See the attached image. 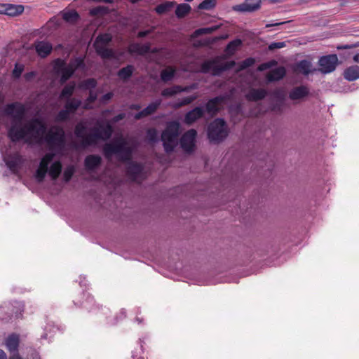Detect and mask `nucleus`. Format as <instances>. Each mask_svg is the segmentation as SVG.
Listing matches in <instances>:
<instances>
[{
  "instance_id": "0eeeda50",
  "label": "nucleus",
  "mask_w": 359,
  "mask_h": 359,
  "mask_svg": "<svg viewBox=\"0 0 359 359\" xmlns=\"http://www.w3.org/2000/svg\"><path fill=\"white\" fill-rule=\"evenodd\" d=\"M4 112L12 118L9 128H20L22 126V121L25 114V108L22 104L18 102L8 104L6 106Z\"/></svg>"
},
{
  "instance_id": "1a4fd4ad",
  "label": "nucleus",
  "mask_w": 359,
  "mask_h": 359,
  "mask_svg": "<svg viewBox=\"0 0 359 359\" xmlns=\"http://www.w3.org/2000/svg\"><path fill=\"white\" fill-rule=\"evenodd\" d=\"M196 135L197 132L195 129H190L182 135L180 143L184 152L191 154L194 151Z\"/></svg>"
},
{
  "instance_id": "2f4dec72",
  "label": "nucleus",
  "mask_w": 359,
  "mask_h": 359,
  "mask_svg": "<svg viewBox=\"0 0 359 359\" xmlns=\"http://www.w3.org/2000/svg\"><path fill=\"white\" fill-rule=\"evenodd\" d=\"M191 8L188 4H179L175 10V15L178 18H184L191 11Z\"/></svg>"
},
{
  "instance_id": "4d7b16f0",
  "label": "nucleus",
  "mask_w": 359,
  "mask_h": 359,
  "mask_svg": "<svg viewBox=\"0 0 359 359\" xmlns=\"http://www.w3.org/2000/svg\"><path fill=\"white\" fill-rule=\"evenodd\" d=\"M359 46L358 43H352V44H346V45H341L338 46L337 49L338 50H343V49H351Z\"/></svg>"
},
{
  "instance_id": "a878e982",
  "label": "nucleus",
  "mask_w": 359,
  "mask_h": 359,
  "mask_svg": "<svg viewBox=\"0 0 359 359\" xmlns=\"http://www.w3.org/2000/svg\"><path fill=\"white\" fill-rule=\"evenodd\" d=\"M134 67L131 65H128L126 67H124L118 70L117 72V76L119 79L123 81H127L129 79L133 74Z\"/></svg>"
},
{
  "instance_id": "2eb2a0df",
  "label": "nucleus",
  "mask_w": 359,
  "mask_h": 359,
  "mask_svg": "<svg viewBox=\"0 0 359 359\" xmlns=\"http://www.w3.org/2000/svg\"><path fill=\"white\" fill-rule=\"evenodd\" d=\"M204 115V110L201 107H196L188 111L184 116V123L191 125Z\"/></svg>"
},
{
  "instance_id": "58836bf2",
  "label": "nucleus",
  "mask_w": 359,
  "mask_h": 359,
  "mask_svg": "<svg viewBox=\"0 0 359 359\" xmlns=\"http://www.w3.org/2000/svg\"><path fill=\"white\" fill-rule=\"evenodd\" d=\"M178 88V85H175L170 88H166L161 91V95L164 97H171L179 93Z\"/></svg>"
},
{
  "instance_id": "13d9d810",
  "label": "nucleus",
  "mask_w": 359,
  "mask_h": 359,
  "mask_svg": "<svg viewBox=\"0 0 359 359\" xmlns=\"http://www.w3.org/2000/svg\"><path fill=\"white\" fill-rule=\"evenodd\" d=\"M114 96V93L112 92H109L106 94H104L102 97H101V102H106L107 101L111 100Z\"/></svg>"
},
{
  "instance_id": "9d476101",
  "label": "nucleus",
  "mask_w": 359,
  "mask_h": 359,
  "mask_svg": "<svg viewBox=\"0 0 359 359\" xmlns=\"http://www.w3.org/2000/svg\"><path fill=\"white\" fill-rule=\"evenodd\" d=\"M338 64V57L335 54L322 56L318 60L320 71L323 74H329L335 70Z\"/></svg>"
},
{
  "instance_id": "774afa93",
  "label": "nucleus",
  "mask_w": 359,
  "mask_h": 359,
  "mask_svg": "<svg viewBox=\"0 0 359 359\" xmlns=\"http://www.w3.org/2000/svg\"><path fill=\"white\" fill-rule=\"evenodd\" d=\"M0 359H7L6 353L0 349Z\"/></svg>"
},
{
  "instance_id": "864d4df0",
  "label": "nucleus",
  "mask_w": 359,
  "mask_h": 359,
  "mask_svg": "<svg viewBox=\"0 0 359 359\" xmlns=\"http://www.w3.org/2000/svg\"><path fill=\"white\" fill-rule=\"evenodd\" d=\"M111 40V38L106 34V35H100L98 36L96 39V43H101V45L106 46L107 43H109Z\"/></svg>"
},
{
  "instance_id": "c03bdc74",
  "label": "nucleus",
  "mask_w": 359,
  "mask_h": 359,
  "mask_svg": "<svg viewBox=\"0 0 359 359\" xmlns=\"http://www.w3.org/2000/svg\"><path fill=\"white\" fill-rule=\"evenodd\" d=\"M135 51L140 55H144L150 52L151 46L149 43L142 45L136 44L134 47Z\"/></svg>"
},
{
  "instance_id": "72a5a7b5",
  "label": "nucleus",
  "mask_w": 359,
  "mask_h": 359,
  "mask_svg": "<svg viewBox=\"0 0 359 359\" xmlns=\"http://www.w3.org/2000/svg\"><path fill=\"white\" fill-rule=\"evenodd\" d=\"M161 100L158 99L155 100L154 102H151L149 104V105L145 107L143 110L144 112L146 114L147 116L153 114L156 112V111L158 109V108L161 104Z\"/></svg>"
},
{
  "instance_id": "0e129e2a",
  "label": "nucleus",
  "mask_w": 359,
  "mask_h": 359,
  "mask_svg": "<svg viewBox=\"0 0 359 359\" xmlns=\"http://www.w3.org/2000/svg\"><path fill=\"white\" fill-rule=\"evenodd\" d=\"M149 33V31H141L138 32L137 36L140 38H143L147 36Z\"/></svg>"
},
{
  "instance_id": "ddd939ff",
  "label": "nucleus",
  "mask_w": 359,
  "mask_h": 359,
  "mask_svg": "<svg viewBox=\"0 0 359 359\" xmlns=\"http://www.w3.org/2000/svg\"><path fill=\"white\" fill-rule=\"evenodd\" d=\"M261 0H246L244 3L236 5L233 10L239 12H253L260 7Z\"/></svg>"
},
{
  "instance_id": "6e6d98bb",
  "label": "nucleus",
  "mask_w": 359,
  "mask_h": 359,
  "mask_svg": "<svg viewBox=\"0 0 359 359\" xmlns=\"http://www.w3.org/2000/svg\"><path fill=\"white\" fill-rule=\"evenodd\" d=\"M97 82L94 79H88L85 81V86L88 88H93L96 86Z\"/></svg>"
},
{
  "instance_id": "a18cd8bd",
  "label": "nucleus",
  "mask_w": 359,
  "mask_h": 359,
  "mask_svg": "<svg viewBox=\"0 0 359 359\" xmlns=\"http://www.w3.org/2000/svg\"><path fill=\"white\" fill-rule=\"evenodd\" d=\"M197 95H191L182 98L179 102L176 103L175 107L177 108L182 107L185 105H188L196 100Z\"/></svg>"
},
{
  "instance_id": "20e7f679",
  "label": "nucleus",
  "mask_w": 359,
  "mask_h": 359,
  "mask_svg": "<svg viewBox=\"0 0 359 359\" xmlns=\"http://www.w3.org/2000/svg\"><path fill=\"white\" fill-rule=\"evenodd\" d=\"M180 135V123L177 121H168L161 133V141L165 153L171 154L177 147Z\"/></svg>"
},
{
  "instance_id": "423d86ee",
  "label": "nucleus",
  "mask_w": 359,
  "mask_h": 359,
  "mask_svg": "<svg viewBox=\"0 0 359 359\" xmlns=\"http://www.w3.org/2000/svg\"><path fill=\"white\" fill-rule=\"evenodd\" d=\"M228 135V130L224 119L217 118L208 127V137L211 142L219 143Z\"/></svg>"
},
{
  "instance_id": "cd10ccee",
  "label": "nucleus",
  "mask_w": 359,
  "mask_h": 359,
  "mask_svg": "<svg viewBox=\"0 0 359 359\" xmlns=\"http://www.w3.org/2000/svg\"><path fill=\"white\" fill-rule=\"evenodd\" d=\"M74 73V68H72L68 65L65 66V63L62 62L60 83H65L69 78L72 77Z\"/></svg>"
},
{
  "instance_id": "7c9ffc66",
  "label": "nucleus",
  "mask_w": 359,
  "mask_h": 359,
  "mask_svg": "<svg viewBox=\"0 0 359 359\" xmlns=\"http://www.w3.org/2000/svg\"><path fill=\"white\" fill-rule=\"evenodd\" d=\"M175 75V69L172 67H168L163 69L161 72V79L164 83L172 81Z\"/></svg>"
},
{
  "instance_id": "dca6fc26",
  "label": "nucleus",
  "mask_w": 359,
  "mask_h": 359,
  "mask_svg": "<svg viewBox=\"0 0 359 359\" xmlns=\"http://www.w3.org/2000/svg\"><path fill=\"white\" fill-rule=\"evenodd\" d=\"M102 161V158L99 155L90 154L86 157L84 165L86 170L93 171L101 165Z\"/></svg>"
},
{
  "instance_id": "f3484780",
  "label": "nucleus",
  "mask_w": 359,
  "mask_h": 359,
  "mask_svg": "<svg viewBox=\"0 0 359 359\" xmlns=\"http://www.w3.org/2000/svg\"><path fill=\"white\" fill-rule=\"evenodd\" d=\"M286 74V69L284 67H278L271 70L266 75L268 82L278 81L282 79Z\"/></svg>"
},
{
  "instance_id": "680f3d73",
  "label": "nucleus",
  "mask_w": 359,
  "mask_h": 359,
  "mask_svg": "<svg viewBox=\"0 0 359 359\" xmlns=\"http://www.w3.org/2000/svg\"><path fill=\"white\" fill-rule=\"evenodd\" d=\"M146 116H147V115L144 112V110H142L141 111L135 114L134 118L135 120H140V119L142 118L143 117H146Z\"/></svg>"
},
{
  "instance_id": "f03ea898",
  "label": "nucleus",
  "mask_w": 359,
  "mask_h": 359,
  "mask_svg": "<svg viewBox=\"0 0 359 359\" xmlns=\"http://www.w3.org/2000/svg\"><path fill=\"white\" fill-rule=\"evenodd\" d=\"M46 123L39 118H35L22 126L20 128H8V137L13 142H17L27 138L29 140L40 142L46 133Z\"/></svg>"
},
{
  "instance_id": "de8ad7c7",
  "label": "nucleus",
  "mask_w": 359,
  "mask_h": 359,
  "mask_svg": "<svg viewBox=\"0 0 359 359\" xmlns=\"http://www.w3.org/2000/svg\"><path fill=\"white\" fill-rule=\"evenodd\" d=\"M217 29V27L212 26L210 27H203L199 28L195 30L194 34L195 36H201L203 34H209L215 32Z\"/></svg>"
},
{
  "instance_id": "bf43d9fd",
  "label": "nucleus",
  "mask_w": 359,
  "mask_h": 359,
  "mask_svg": "<svg viewBox=\"0 0 359 359\" xmlns=\"http://www.w3.org/2000/svg\"><path fill=\"white\" fill-rule=\"evenodd\" d=\"M97 100V94L95 93L93 91H90L89 93V95L87 98V100L90 102V103H93L94 102L95 100Z\"/></svg>"
},
{
  "instance_id": "aec40b11",
  "label": "nucleus",
  "mask_w": 359,
  "mask_h": 359,
  "mask_svg": "<svg viewBox=\"0 0 359 359\" xmlns=\"http://www.w3.org/2000/svg\"><path fill=\"white\" fill-rule=\"evenodd\" d=\"M267 95V91L263 88H252L247 95V98L250 101H259L263 100Z\"/></svg>"
},
{
  "instance_id": "37998d69",
  "label": "nucleus",
  "mask_w": 359,
  "mask_h": 359,
  "mask_svg": "<svg viewBox=\"0 0 359 359\" xmlns=\"http://www.w3.org/2000/svg\"><path fill=\"white\" fill-rule=\"evenodd\" d=\"M255 63V60L253 57H248L239 64L237 72L245 70V69L252 67Z\"/></svg>"
},
{
  "instance_id": "b1692460",
  "label": "nucleus",
  "mask_w": 359,
  "mask_h": 359,
  "mask_svg": "<svg viewBox=\"0 0 359 359\" xmlns=\"http://www.w3.org/2000/svg\"><path fill=\"white\" fill-rule=\"evenodd\" d=\"M236 65V62L233 60L225 62L222 65H216L215 64L212 67V75L219 76L222 72L232 69Z\"/></svg>"
},
{
  "instance_id": "6e6552de",
  "label": "nucleus",
  "mask_w": 359,
  "mask_h": 359,
  "mask_svg": "<svg viewBox=\"0 0 359 359\" xmlns=\"http://www.w3.org/2000/svg\"><path fill=\"white\" fill-rule=\"evenodd\" d=\"M55 156V152L46 153L41 159L39 168L34 173V177L38 183L43 182L49 169L48 166Z\"/></svg>"
},
{
  "instance_id": "79ce46f5",
  "label": "nucleus",
  "mask_w": 359,
  "mask_h": 359,
  "mask_svg": "<svg viewBox=\"0 0 359 359\" xmlns=\"http://www.w3.org/2000/svg\"><path fill=\"white\" fill-rule=\"evenodd\" d=\"M76 171L75 167L73 165H68L63 173V179L65 182H68L72 179Z\"/></svg>"
},
{
  "instance_id": "f704fd0d",
  "label": "nucleus",
  "mask_w": 359,
  "mask_h": 359,
  "mask_svg": "<svg viewBox=\"0 0 359 359\" xmlns=\"http://www.w3.org/2000/svg\"><path fill=\"white\" fill-rule=\"evenodd\" d=\"M62 18L66 22L74 23L79 19V15L76 11L72 10L65 12Z\"/></svg>"
},
{
  "instance_id": "c9c22d12",
  "label": "nucleus",
  "mask_w": 359,
  "mask_h": 359,
  "mask_svg": "<svg viewBox=\"0 0 359 359\" xmlns=\"http://www.w3.org/2000/svg\"><path fill=\"white\" fill-rule=\"evenodd\" d=\"M242 44L241 39H235L230 41L226 47L225 51L229 55H233L236 52L237 48Z\"/></svg>"
},
{
  "instance_id": "4468645a",
  "label": "nucleus",
  "mask_w": 359,
  "mask_h": 359,
  "mask_svg": "<svg viewBox=\"0 0 359 359\" xmlns=\"http://www.w3.org/2000/svg\"><path fill=\"white\" fill-rule=\"evenodd\" d=\"M309 95V89L306 86L301 85L293 88L289 93V98L291 100H301Z\"/></svg>"
},
{
  "instance_id": "69168bd1",
  "label": "nucleus",
  "mask_w": 359,
  "mask_h": 359,
  "mask_svg": "<svg viewBox=\"0 0 359 359\" xmlns=\"http://www.w3.org/2000/svg\"><path fill=\"white\" fill-rule=\"evenodd\" d=\"M141 106L138 104H133L130 106V109L133 110H139Z\"/></svg>"
},
{
  "instance_id": "393cba45",
  "label": "nucleus",
  "mask_w": 359,
  "mask_h": 359,
  "mask_svg": "<svg viewBox=\"0 0 359 359\" xmlns=\"http://www.w3.org/2000/svg\"><path fill=\"white\" fill-rule=\"evenodd\" d=\"M311 62L306 60H302L297 63L295 71L305 76L309 75L311 72Z\"/></svg>"
},
{
  "instance_id": "5701e85b",
  "label": "nucleus",
  "mask_w": 359,
  "mask_h": 359,
  "mask_svg": "<svg viewBox=\"0 0 359 359\" xmlns=\"http://www.w3.org/2000/svg\"><path fill=\"white\" fill-rule=\"evenodd\" d=\"M6 345L11 353H18L19 346V337L15 334L9 335L6 340Z\"/></svg>"
},
{
  "instance_id": "4be33fe9",
  "label": "nucleus",
  "mask_w": 359,
  "mask_h": 359,
  "mask_svg": "<svg viewBox=\"0 0 359 359\" xmlns=\"http://www.w3.org/2000/svg\"><path fill=\"white\" fill-rule=\"evenodd\" d=\"M62 169V163L60 161H55L50 165L48 173L53 180H56L60 175Z\"/></svg>"
},
{
  "instance_id": "09e8293b",
  "label": "nucleus",
  "mask_w": 359,
  "mask_h": 359,
  "mask_svg": "<svg viewBox=\"0 0 359 359\" xmlns=\"http://www.w3.org/2000/svg\"><path fill=\"white\" fill-rule=\"evenodd\" d=\"M147 138L149 142H156L158 141V132L155 128H149L147 131Z\"/></svg>"
},
{
  "instance_id": "e433bc0d",
  "label": "nucleus",
  "mask_w": 359,
  "mask_h": 359,
  "mask_svg": "<svg viewBox=\"0 0 359 359\" xmlns=\"http://www.w3.org/2000/svg\"><path fill=\"white\" fill-rule=\"evenodd\" d=\"M174 6V3L171 1H168L165 4H161L158 5L155 8V11L159 14L162 15L169 11Z\"/></svg>"
},
{
  "instance_id": "473e14b6",
  "label": "nucleus",
  "mask_w": 359,
  "mask_h": 359,
  "mask_svg": "<svg viewBox=\"0 0 359 359\" xmlns=\"http://www.w3.org/2000/svg\"><path fill=\"white\" fill-rule=\"evenodd\" d=\"M75 89V83H72L66 85L61 91L60 98L62 99H71Z\"/></svg>"
},
{
  "instance_id": "338daca9",
  "label": "nucleus",
  "mask_w": 359,
  "mask_h": 359,
  "mask_svg": "<svg viewBox=\"0 0 359 359\" xmlns=\"http://www.w3.org/2000/svg\"><path fill=\"white\" fill-rule=\"evenodd\" d=\"M8 359H22L18 353H14Z\"/></svg>"
},
{
  "instance_id": "f257e3e1",
  "label": "nucleus",
  "mask_w": 359,
  "mask_h": 359,
  "mask_svg": "<svg viewBox=\"0 0 359 359\" xmlns=\"http://www.w3.org/2000/svg\"><path fill=\"white\" fill-rule=\"evenodd\" d=\"M133 149L123 137L111 143H107L103 147V154L106 158H111L116 155L122 162H126V173L133 180L136 181L142 175L144 166L142 163L131 161Z\"/></svg>"
},
{
  "instance_id": "c85d7f7f",
  "label": "nucleus",
  "mask_w": 359,
  "mask_h": 359,
  "mask_svg": "<svg viewBox=\"0 0 359 359\" xmlns=\"http://www.w3.org/2000/svg\"><path fill=\"white\" fill-rule=\"evenodd\" d=\"M81 101L76 98L68 99L65 104V109H67L69 114L74 113L81 106Z\"/></svg>"
},
{
  "instance_id": "4c0bfd02",
  "label": "nucleus",
  "mask_w": 359,
  "mask_h": 359,
  "mask_svg": "<svg viewBox=\"0 0 359 359\" xmlns=\"http://www.w3.org/2000/svg\"><path fill=\"white\" fill-rule=\"evenodd\" d=\"M109 8L107 6H99L90 10V15L92 16L104 15L109 13Z\"/></svg>"
},
{
  "instance_id": "49530a36",
  "label": "nucleus",
  "mask_w": 359,
  "mask_h": 359,
  "mask_svg": "<svg viewBox=\"0 0 359 359\" xmlns=\"http://www.w3.org/2000/svg\"><path fill=\"white\" fill-rule=\"evenodd\" d=\"M68 66L74 68V71L75 72L76 69L84 67L83 59L81 57H76L74 60H72Z\"/></svg>"
},
{
  "instance_id": "f8f14e48",
  "label": "nucleus",
  "mask_w": 359,
  "mask_h": 359,
  "mask_svg": "<svg viewBox=\"0 0 359 359\" xmlns=\"http://www.w3.org/2000/svg\"><path fill=\"white\" fill-rule=\"evenodd\" d=\"M224 97L222 95L216 96L210 99L205 104L206 112L212 116H215L220 110V105L224 102Z\"/></svg>"
},
{
  "instance_id": "7ed1b4c3",
  "label": "nucleus",
  "mask_w": 359,
  "mask_h": 359,
  "mask_svg": "<svg viewBox=\"0 0 359 359\" xmlns=\"http://www.w3.org/2000/svg\"><path fill=\"white\" fill-rule=\"evenodd\" d=\"M87 131L88 128L83 123H77L74 128V135L81 140L80 145L83 148L95 145L100 140H109L113 133V128L107 123L104 126L92 128L88 134Z\"/></svg>"
},
{
  "instance_id": "8fccbe9b",
  "label": "nucleus",
  "mask_w": 359,
  "mask_h": 359,
  "mask_svg": "<svg viewBox=\"0 0 359 359\" xmlns=\"http://www.w3.org/2000/svg\"><path fill=\"white\" fill-rule=\"evenodd\" d=\"M277 64V62L276 60H271L267 62H264L259 65L257 67V70L259 72H262L266 69H269L271 68L272 67L275 66Z\"/></svg>"
},
{
  "instance_id": "3c124183",
  "label": "nucleus",
  "mask_w": 359,
  "mask_h": 359,
  "mask_svg": "<svg viewBox=\"0 0 359 359\" xmlns=\"http://www.w3.org/2000/svg\"><path fill=\"white\" fill-rule=\"evenodd\" d=\"M69 112L64 109L60 110L56 116V120L57 121H65L69 118Z\"/></svg>"
},
{
  "instance_id": "5fc2aeb1",
  "label": "nucleus",
  "mask_w": 359,
  "mask_h": 359,
  "mask_svg": "<svg viewBox=\"0 0 359 359\" xmlns=\"http://www.w3.org/2000/svg\"><path fill=\"white\" fill-rule=\"evenodd\" d=\"M285 46V42H273L269 46V49L270 50H273L275 49L282 48Z\"/></svg>"
},
{
  "instance_id": "c756f323",
  "label": "nucleus",
  "mask_w": 359,
  "mask_h": 359,
  "mask_svg": "<svg viewBox=\"0 0 359 359\" xmlns=\"http://www.w3.org/2000/svg\"><path fill=\"white\" fill-rule=\"evenodd\" d=\"M83 297L86 298L85 302L81 304V306L87 309L89 312L93 311L94 309L98 308V306L95 305L93 297L90 296L88 293H83Z\"/></svg>"
},
{
  "instance_id": "9b49d317",
  "label": "nucleus",
  "mask_w": 359,
  "mask_h": 359,
  "mask_svg": "<svg viewBox=\"0 0 359 359\" xmlns=\"http://www.w3.org/2000/svg\"><path fill=\"white\" fill-rule=\"evenodd\" d=\"M7 167L15 174H17L24 163L23 157L18 153L8 154L4 158Z\"/></svg>"
},
{
  "instance_id": "a19ab883",
  "label": "nucleus",
  "mask_w": 359,
  "mask_h": 359,
  "mask_svg": "<svg viewBox=\"0 0 359 359\" xmlns=\"http://www.w3.org/2000/svg\"><path fill=\"white\" fill-rule=\"evenodd\" d=\"M216 62L217 61L215 60L205 61L201 66V72L203 74L209 73L212 69L213 65L216 64Z\"/></svg>"
},
{
  "instance_id": "052dcab7",
  "label": "nucleus",
  "mask_w": 359,
  "mask_h": 359,
  "mask_svg": "<svg viewBox=\"0 0 359 359\" xmlns=\"http://www.w3.org/2000/svg\"><path fill=\"white\" fill-rule=\"evenodd\" d=\"M125 117H126V114L124 113H121V114L115 116L113 118V121L114 123L118 122V121L123 120V118H125Z\"/></svg>"
},
{
  "instance_id": "ea45409f",
  "label": "nucleus",
  "mask_w": 359,
  "mask_h": 359,
  "mask_svg": "<svg viewBox=\"0 0 359 359\" xmlns=\"http://www.w3.org/2000/svg\"><path fill=\"white\" fill-rule=\"evenodd\" d=\"M216 6V0H204L198 6V10L210 11Z\"/></svg>"
},
{
  "instance_id": "bb28decb",
  "label": "nucleus",
  "mask_w": 359,
  "mask_h": 359,
  "mask_svg": "<svg viewBox=\"0 0 359 359\" xmlns=\"http://www.w3.org/2000/svg\"><path fill=\"white\" fill-rule=\"evenodd\" d=\"M4 14L10 16H15L24 11V6L22 5L6 4Z\"/></svg>"
},
{
  "instance_id": "e2e57ef3",
  "label": "nucleus",
  "mask_w": 359,
  "mask_h": 359,
  "mask_svg": "<svg viewBox=\"0 0 359 359\" xmlns=\"http://www.w3.org/2000/svg\"><path fill=\"white\" fill-rule=\"evenodd\" d=\"M192 88H194V86L182 87L181 86H179L178 91L179 93L181 92H189Z\"/></svg>"
},
{
  "instance_id": "a211bd4d",
  "label": "nucleus",
  "mask_w": 359,
  "mask_h": 359,
  "mask_svg": "<svg viewBox=\"0 0 359 359\" xmlns=\"http://www.w3.org/2000/svg\"><path fill=\"white\" fill-rule=\"evenodd\" d=\"M344 77L348 81H353L359 79V66L352 65L344 71Z\"/></svg>"
},
{
  "instance_id": "603ef678",
  "label": "nucleus",
  "mask_w": 359,
  "mask_h": 359,
  "mask_svg": "<svg viewBox=\"0 0 359 359\" xmlns=\"http://www.w3.org/2000/svg\"><path fill=\"white\" fill-rule=\"evenodd\" d=\"M24 70L23 65L16 64L13 70L12 75L15 79H19Z\"/></svg>"
},
{
  "instance_id": "39448f33",
  "label": "nucleus",
  "mask_w": 359,
  "mask_h": 359,
  "mask_svg": "<svg viewBox=\"0 0 359 359\" xmlns=\"http://www.w3.org/2000/svg\"><path fill=\"white\" fill-rule=\"evenodd\" d=\"M44 141L52 152H58L63 149L65 144L64 130L59 126L52 127L46 134Z\"/></svg>"
},
{
  "instance_id": "412c9836",
  "label": "nucleus",
  "mask_w": 359,
  "mask_h": 359,
  "mask_svg": "<svg viewBox=\"0 0 359 359\" xmlns=\"http://www.w3.org/2000/svg\"><path fill=\"white\" fill-rule=\"evenodd\" d=\"M95 49L97 55L102 59H112L115 57L114 51L106 46L95 44Z\"/></svg>"
},
{
  "instance_id": "6ab92c4d",
  "label": "nucleus",
  "mask_w": 359,
  "mask_h": 359,
  "mask_svg": "<svg viewBox=\"0 0 359 359\" xmlns=\"http://www.w3.org/2000/svg\"><path fill=\"white\" fill-rule=\"evenodd\" d=\"M36 50L41 57H47L52 50V45L48 42L39 41L36 44Z\"/></svg>"
}]
</instances>
